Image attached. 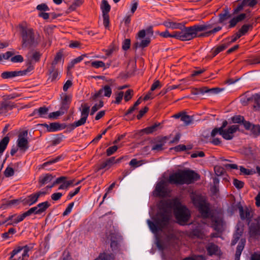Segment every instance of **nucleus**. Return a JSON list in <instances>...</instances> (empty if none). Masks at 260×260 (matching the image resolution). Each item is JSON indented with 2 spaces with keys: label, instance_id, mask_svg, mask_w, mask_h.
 <instances>
[{
  "label": "nucleus",
  "instance_id": "23",
  "mask_svg": "<svg viewBox=\"0 0 260 260\" xmlns=\"http://www.w3.org/2000/svg\"><path fill=\"white\" fill-rule=\"evenodd\" d=\"M48 110V109L45 107H40L39 109H35L31 115H37L38 117H45V116L47 114Z\"/></svg>",
  "mask_w": 260,
  "mask_h": 260
},
{
  "label": "nucleus",
  "instance_id": "1",
  "mask_svg": "<svg viewBox=\"0 0 260 260\" xmlns=\"http://www.w3.org/2000/svg\"><path fill=\"white\" fill-rule=\"evenodd\" d=\"M228 124V121L224 120L220 127H215L211 132V137L213 138L211 143L214 145H218L221 143L219 138H215L219 134L222 137L226 140H232L234 137V134L239 131V125H232L225 128Z\"/></svg>",
  "mask_w": 260,
  "mask_h": 260
},
{
  "label": "nucleus",
  "instance_id": "62",
  "mask_svg": "<svg viewBox=\"0 0 260 260\" xmlns=\"http://www.w3.org/2000/svg\"><path fill=\"white\" fill-rule=\"evenodd\" d=\"M150 43V39L146 38L145 39L141 41L140 42V48H144L149 45Z\"/></svg>",
  "mask_w": 260,
  "mask_h": 260
},
{
  "label": "nucleus",
  "instance_id": "14",
  "mask_svg": "<svg viewBox=\"0 0 260 260\" xmlns=\"http://www.w3.org/2000/svg\"><path fill=\"white\" fill-rule=\"evenodd\" d=\"M169 181L171 184L182 185L184 184L183 171L180 170L177 172L170 175Z\"/></svg>",
  "mask_w": 260,
  "mask_h": 260
},
{
  "label": "nucleus",
  "instance_id": "55",
  "mask_svg": "<svg viewBox=\"0 0 260 260\" xmlns=\"http://www.w3.org/2000/svg\"><path fill=\"white\" fill-rule=\"evenodd\" d=\"M91 64L92 67L95 68L105 67V63L102 61H92Z\"/></svg>",
  "mask_w": 260,
  "mask_h": 260
},
{
  "label": "nucleus",
  "instance_id": "38",
  "mask_svg": "<svg viewBox=\"0 0 260 260\" xmlns=\"http://www.w3.org/2000/svg\"><path fill=\"white\" fill-rule=\"evenodd\" d=\"M188 235L191 238H201L202 237L203 234L200 230L196 229L189 232Z\"/></svg>",
  "mask_w": 260,
  "mask_h": 260
},
{
  "label": "nucleus",
  "instance_id": "7",
  "mask_svg": "<svg viewBox=\"0 0 260 260\" xmlns=\"http://www.w3.org/2000/svg\"><path fill=\"white\" fill-rule=\"evenodd\" d=\"M30 249L31 248L27 245L18 246L11 252L9 259L24 260L29 256L28 253Z\"/></svg>",
  "mask_w": 260,
  "mask_h": 260
},
{
  "label": "nucleus",
  "instance_id": "25",
  "mask_svg": "<svg viewBox=\"0 0 260 260\" xmlns=\"http://www.w3.org/2000/svg\"><path fill=\"white\" fill-rule=\"evenodd\" d=\"M54 178V176L50 174H46L44 176L39 178V183L40 186L50 182Z\"/></svg>",
  "mask_w": 260,
  "mask_h": 260
},
{
  "label": "nucleus",
  "instance_id": "59",
  "mask_svg": "<svg viewBox=\"0 0 260 260\" xmlns=\"http://www.w3.org/2000/svg\"><path fill=\"white\" fill-rule=\"evenodd\" d=\"M234 186L238 189H241L244 186V182L237 179H234L233 181Z\"/></svg>",
  "mask_w": 260,
  "mask_h": 260
},
{
  "label": "nucleus",
  "instance_id": "27",
  "mask_svg": "<svg viewBox=\"0 0 260 260\" xmlns=\"http://www.w3.org/2000/svg\"><path fill=\"white\" fill-rule=\"evenodd\" d=\"M12 108L13 107L7 102H0V114H5Z\"/></svg>",
  "mask_w": 260,
  "mask_h": 260
},
{
  "label": "nucleus",
  "instance_id": "34",
  "mask_svg": "<svg viewBox=\"0 0 260 260\" xmlns=\"http://www.w3.org/2000/svg\"><path fill=\"white\" fill-rule=\"evenodd\" d=\"M221 90H222V89L217 88V87L209 88L208 87L205 86L204 90H203V92H204V93H208V94L211 95V94H217V93H219L220 91H221Z\"/></svg>",
  "mask_w": 260,
  "mask_h": 260
},
{
  "label": "nucleus",
  "instance_id": "30",
  "mask_svg": "<svg viewBox=\"0 0 260 260\" xmlns=\"http://www.w3.org/2000/svg\"><path fill=\"white\" fill-rule=\"evenodd\" d=\"M47 128L49 132H55L60 128V124L57 122L51 123L49 125L46 123L42 124Z\"/></svg>",
  "mask_w": 260,
  "mask_h": 260
},
{
  "label": "nucleus",
  "instance_id": "9",
  "mask_svg": "<svg viewBox=\"0 0 260 260\" xmlns=\"http://www.w3.org/2000/svg\"><path fill=\"white\" fill-rule=\"evenodd\" d=\"M237 208L239 210L240 216L242 220H246L248 223V221L251 220L253 219V212L251 209L248 208L247 207L243 208L240 203L237 204H235L234 203L231 206L232 212H234Z\"/></svg>",
  "mask_w": 260,
  "mask_h": 260
},
{
  "label": "nucleus",
  "instance_id": "16",
  "mask_svg": "<svg viewBox=\"0 0 260 260\" xmlns=\"http://www.w3.org/2000/svg\"><path fill=\"white\" fill-rule=\"evenodd\" d=\"M153 194L156 197H166L167 191L165 187V183L164 181H161L156 184Z\"/></svg>",
  "mask_w": 260,
  "mask_h": 260
},
{
  "label": "nucleus",
  "instance_id": "47",
  "mask_svg": "<svg viewBox=\"0 0 260 260\" xmlns=\"http://www.w3.org/2000/svg\"><path fill=\"white\" fill-rule=\"evenodd\" d=\"M244 119V117L241 115H236L232 117V120L234 123H242Z\"/></svg>",
  "mask_w": 260,
  "mask_h": 260
},
{
  "label": "nucleus",
  "instance_id": "21",
  "mask_svg": "<svg viewBox=\"0 0 260 260\" xmlns=\"http://www.w3.org/2000/svg\"><path fill=\"white\" fill-rule=\"evenodd\" d=\"M212 224L211 227L217 232L221 231L222 227V221L218 217H212L211 219Z\"/></svg>",
  "mask_w": 260,
  "mask_h": 260
},
{
  "label": "nucleus",
  "instance_id": "51",
  "mask_svg": "<svg viewBox=\"0 0 260 260\" xmlns=\"http://www.w3.org/2000/svg\"><path fill=\"white\" fill-rule=\"evenodd\" d=\"M230 45V43H225L224 44H222L217 47H216L215 49L217 52V53H219L220 52L223 51L229 45Z\"/></svg>",
  "mask_w": 260,
  "mask_h": 260
},
{
  "label": "nucleus",
  "instance_id": "64",
  "mask_svg": "<svg viewBox=\"0 0 260 260\" xmlns=\"http://www.w3.org/2000/svg\"><path fill=\"white\" fill-rule=\"evenodd\" d=\"M131 46V40L129 39H126L124 40L123 45H122V49L124 50H127Z\"/></svg>",
  "mask_w": 260,
  "mask_h": 260
},
{
  "label": "nucleus",
  "instance_id": "13",
  "mask_svg": "<svg viewBox=\"0 0 260 260\" xmlns=\"http://www.w3.org/2000/svg\"><path fill=\"white\" fill-rule=\"evenodd\" d=\"M27 131H24L18 135L17 146L21 149L25 151L28 148V141L27 139Z\"/></svg>",
  "mask_w": 260,
  "mask_h": 260
},
{
  "label": "nucleus",
  "instance_id": "63",
  "mask_svg": "<svg viewBox=\"0 0 260 260\" xmlns=\"http://www.w3.org/2000/svg\"><path fill=\"white\" fill-rule=\"evenodd\" d=\"M148 109V108L146 106L143 109H141L137 116V119H140L144 116V115L147 112Z\"/></svg>",
  "mask_w": 260,
  "mask_h": 260
},
{
  "label": "nucleus",
  "instance_id": "50",
  "mask_svg": "<svg viewBox=\"0 0 260 260\" xmlns=\"http://www.w3.org/2000/svg\"><path fill=\"white\" fill-rule=\"evenodd\" d=\"M118 146L114 145L112 147H110L106 150V154L107 156H110L115 153L118 149Z\"/></svg>",
  "mask_w": 260,
  "mask_h": 260
},
{
  "label": "nucleus",
  "instance_id": "60",
  "mask_svg": "<svg viewBox=\"0 0 260 260\" xmlns=\"http://www.w3.org/2000/svg\"><path fill=\"white\" fill-rule=\"evenodd\" d=\"M252 100L257 107H260V95L259 94L256 93L253 95Z\"/></svg>",
  "mask_w": 260,
  "mask_h": 260
},
{
  "label": "nucleus",
  "instance_id": "56",
  "mask_svg": "<svg viewBox=\"0 0 260 260\" xmlns=\"http://www.w3.org/2000/svg\"><path fill=\"white\" fill-rule=\"evenodd\" d=\"M242 3L245 6H247L252 7L257 4V1L256 0H243Z\"/></svg>",
  "mask_w": 260,
  "mask_h": 260
},
{
  "label": "nucleus",
  "instance_id": "12",
  "mask_svg": "<svg viewBox=\"0 0 260 260\" xmlns=\"http://www.w3.org/2000/svg\"><path fill=\"white\" fill-rule=\"evenodd\" d=\"M184 184H189L200 179V176L192 170H182Z\"/></svg>",
  "mask_w": 260,
  "mask_h": 260
},
{
  "label": "nucleus",
  "instance_id": "41",
  "mask_svg": "<svg viewBox=\"0 0 260 260\" xmlns=\"http://www.w3.org/2000/svg\"><path fill=\"white\" fill-rule=\"evenodd\" d=\"M253 28L252 24H244L239 30V32L243 36L247 33L249 29H252Z\"/></svg>",
  "mask_w": 260,
  "mask_h": 260
},
{
  "label": "nucleus",
  "instance_id": "10",
  "mask_svg": "<svg viewBox=\"0 0 260 260\" xmlns=\"http://www.w3.org/2000/svg\"><path fill=\"white\" fill-rule=\"evenodd\" d=\"M174 214L178 222L181 225L186 224L190 216L189 210L186 207L182 206L175 209Z\"/></svg>",
  "mask_w": 260,
  "mask_h": 260
},
{
  "label": "nucleus",
  "instance_id": "57",
  "mask_svg": "<svg viewBox=\"0 0 260 260\" xmlns=\"http://www.w3.org/2000/svg\"><path fill=\"white\" fill-rule=\"evenodd\" d=\"M13 62H22L23 61V58L21 55H15L10 59Z\"/></svg>",
  "mask_w": 260,
  "mask_h": 260
},
{
  "label": "nucleus",
  "instance_id": "35",
  "mask_svg": "<svg viewBox=\"0 0 260 260\" xmlns=\"http://www.w3.org/2000/svg\"><path fill=\"white\" fill-rule=\"evenodd\" d=\"M244 232V226L241 224H237L236 230L233 235L234 237L240 238Z\"/></svg>",
  "mask_w": 260,
  "mask_h": 260
},
{
  "label": "nucleus",
  "instance_id": "52",
  "mask_svg": "<svg viewBox=\"0 0 260 260\" xmlns=\"http://www.w3.org/2000/svg\"><path fill=\"white\" fill-rule=\"evenodd\" d=\"M214 171L216 175L218 176L223 175L225 172L224 168L219 166H215Z\"/></svg>",
  "mask_w": 260,
  "mask_h": 260
},
{
  "label": "nucleus",
  "instance_id": "32",
  "mask_svg": "<svg viewBox=\"0 0 260 260\" xmlns=\"http://www.w3.org/2000/svg\"><path fill=\"white\" fill-rule=\"evenodd\" d=\"M181 120L184 122L185 125H188L192 122L193 117L187 115L185 112H183V115L181 117Z\"/></svg>",
  "mask_w": 260,
  "mask_h": 260
},
{
  "label": "nucleus",
  "instance_id": "46",
  "mask_svg": "<svg viewBox=\"0 0 260 260\" xmlns=\"http://www.w3.org/2000/svg\"><path fill=\"white\" fill-rule=\"evenodd\" d=\"M217 250L218 246L213 244L210 245L207 248V251L210 254H215Z\"/></svg>",
  "mask_w": 260,
  "mask_h": 260
},
{
  "label": "nucleus",
  "instance_id": "36",
  "mask_svg": "<svg viewBox=\"0 0 260 260\" xmlns=\"http://www.w3.org/2000/svg\"><path fill=\"white\" fill-rule=\"evenodd\" d=\"M160 125L159 123H156L154 124L146 127L143 129V131L147 134H149L155 132L157 127Z\"/></svg>",
  "mask_w": 260,
  "mask_h": 260
},
{
  "label": "nucleus",
  "instance_id": "43",
  "mask_svg": "<svg viewBox=\"0 0 260 260\" xmlns=\"http://www.w3.org/2000/svg\"><path fill=\"white\" fill-rule=\"evenodd\" d=\"M36 9L40 12H44L49 11V7L45 3H42L40 5H38L36 7Z\"/></svg>",
  "mask_w": 260,
  "mask_h": 260
},
{
  "label": "nucleus",
  "instance_id": "37",
  "mask_svg": "<svg viewBox=\"0 0 260 260\" xmlns=\"http://www.w3.org/2000/svg\"><path fill=\"white\" fill-rule=\"evenodd\" d=\"M42 56V53H41L39 51H34L32 55L31 56V59H29L27 61L28 62L29 60L32 61V64L34 66V63H33V61L35 62H39L40 60V58ZM27 63H26L27 64Z\"/></svg>",
  "mask_w": 260,
  "mask_h": 260
},
{
  "label": "nucleus",
  "instance_id": "3",
  "mask_svg": "<svg viewBox=\"0 0 260 260\" xmlns=\"http://www.w3.org/2000/svg\"><path fill=\"white\" fill-rule=\"evenodd\" d=\"M170 212L167 209L160 208V211L154 218V221L147 220V223L152 232L155 234L165 229L169 223Z\"/></svg>",
  "mask_w": 260,
  "mask_h": 260
},
{
  "label": "nucleus",
  "instance_id": "42",
  "mask_svg": "<svg viewBox=\"0 0 260 260\" xmlns=\"http://www.w3.org/2000/svg\"><path fill=\"white\" fill-rule=\"evenodd\" d=\"M104 106V102L102 100H100L99 101V104H95L91 108L90 115H93L95 112H96L99 109L103 107Z\"/></svg>",
  "mask_w": 260,
  "mask_h": 260
},
{
  "label": "nucleus",
  "instance_id": "11",
  "mask_svg": "<svg viewBox=\"0 0 260 260\" xmlns=\"http://www.w3.org/2000/svg\"><path fill=\"white\" fill-rule=\"evenodd\" d=\"M81 107L82 108L81 110V118L71 125L72 129L84 124L86 121L90 111V107L87 104H82Z\"/></svg>",
  "mask_w": 260,
  "mask_h": 260
},
{
  "label": "nucleus",
  "instance_id": "5",
  "mask_svg": "<svg viewBox=\"0 0 260 260\" xmlns=\"http://www.w3.org/2000/svg\"><path fill=\"white\" fill-rule=\"evenodd\" d=\"M193 205L198 209L204 218H208L210 215V204L205 199L201 196H193L192 198Z\"/></svg>",
  "mask_w": 260,
  "mask_h": 260
},
{
  "label": "nucleus",
  "instance_id": "17",
  "mask_svg": "<svg viewBox=\"0 0 260 260\" xmlns=\"http://www.w3.org/2000/svg\"><path fill=\"white\" fill-rule=\"evenodd\" d=\"M168 140L167 137H157L155 141V144L152 147V150L160 151L164 149L163 146L166 143Z\"/></svg>",
  "mask_w": 260,
  "mask_h": 260
},
{
  "label": "nucleus",
  "instance_id": "4",
  "mask_svg": "<svg viewBox=\"0 0 260 260\" xmlns=\"http://www.w3.org/2000/svg\"><path fill=\"white\" fill-rule=\"evenodd\" d=\"M21 33L22 48L36 47L41 41L40 36L38 34L36 37L32 28L22 27Z\"/></svg>",
  "mask_w": 260,
  "mask_h": 260
},
{
  "label": "nucleus",
  "instance_id": "15",
  "mask_svg": "<svg viewBox=\"0 0 260 260\" xmlns=\"http://www.w3.org/2000/svg\"><path fill=\"white\" fill-rule=\"evenodd\" d=\"M38 212L39 211L38 210V207H37L36 206L32 207V208H30L27 211H26L24 213H23V214H22L21 215H18V217H17V219H15L13 221V222H12V223H7V225H13L14 224H17L18 222H21L22 220H23V219L26 217L30 216L32 214H40Z\"/></svg>",
  "mask_w": 260,
  "mask_h": 260
},
{
  "label": "nucleus",
  "instance_id": "18",
  "mask_svg": "<svg viewBox=\"0 0 260 260\" xmlns=\"http://www.w3.org/2000/svg\"><path fill=\"white\" fill-rule=\"evenodd\" d=\"M111 248L113 251L116 250L118 249L119 242L121 240V237L115 233H111L110 234Z\"/></svg>",
  "mask_w": 260,
  "mask_h": 260
},
{
  "label": "nucleus",
  "instance_id": "22",
  "mask_svg": "<svg viewBox=\"0 0 260 260\" xmlns=\"http://www.w3.org/2000/svg\"><path fill=\"white\" fill-rule=\"evenodd\" d=\"M245 243V239H241L240 240L236 249L235 253V260H240V257L244 248Z\"/></svg>",
  "mask_w": 260,
  "mask_h": 260
},
{
  "label": "nucleus",
  "instance_id": "20",
  "mask_svg": "<svg viewBox=\"0 0 260 260\" xmlns=\"http://www.w3.org/2000/svg\"><path fill=\"white\" fill-rule=\"evenodd\" d=\"M61 106L60 109L67 111L69 108V105L71 102V96L69 95H67L66 93L62 94L61 97Z\"/></svg>",
  "mask_w": 260,
  "mask_h": 260
},
{
  "label": "nucleus",
  "instance_id": "48",
  "mask_svg": "<svg viewBox=\"0 0 260 260\" xmlns=\"http://www.w3.org/2000/svg\"><path fill=\"white\" fill-rule=\"evenodd\" d=\"M103 93V88L100 89L98 92H95L94 94H91V96L90 98V100L95 101L98 98L101 97L102 96V94Z\"/></svg>",
  "mask_w": 260,
  "mask_h": 260
},
{
  "label": "nucleus",
  "instance_id": "26",
  "mask_svg": "<svg viewBox=\"0 0 260 260\" xmlns=\"http://www.w3.org/2000/svg\"><path fill=\"white\" fill-rule=\"evenodd\" d=\"M231 17V15L230 14L229 8L226 7L223 9V13L219 15V22L222 23Z\"/></svg>",
  "mask_w": 260,
  "mask_h": 260
},
{
  "label": "nucleus",
  "instance_id": "44",
  "mask_svg": "<svg viewBox=\"0 0 260 260\" xmlns=\"http://www.w3.org/2000/svg\"><path fill=\"white\" fill-rule=\"evenodd\" d=\"M104 96L110 97L112 94V89L109 85H105L103 87Z\"/></svg>",
  "mask_w": 260,
  "mask_h": 260
},
{
  "label": "nucleus",
  "instance_id": "2",
  "mask_svg": "<svg viewBox=\"0 0 260 260\" xmlns=\"http://www.w3.org/2000/svg\"><path fill=\"white\" fill-rule=\"evenodd\" d=\"M211 28V25H194L181 29L180 31H174L171 34V38H175L181 41H189L197 37L198 32Z\"/></svg>",
  "mask_w": 260,
  "mask_h": 260
},
{
  "label": "nucleus",
  "instance_id": "8",
  "mask_svg": "<svg viewBox=\"0 0 260 260\" xmlns=\"http://www.w3.org/2000/svg\"><path fill=\"white\" fill-rule=\"evenodd\" d=\"M27 68L22 71H6L1 74V77L3 79L12 78L17 76H22L27 75L34 69L32 61L29 60L27 63Z\"/></svg>",
  "mask_w": 260,
  "mask_h": 260
},
{
  "label": "nucleus",
  "instance_id": "39",
  "mask_svg": "<svg viewBox=\"0 0 260 260\" xmlns=\"http://www.w3.org/2000/svg\"><path fill=\"white\" fill-rule=\"evenodd\" d=\"M251 134L254 138H256L260 135V125L253 124L251 128Z\"/></svg>",
  "mask_w": 260,
  "mask_h": 260
},
{
  "label": "nucleus",
  "instance_id": "58",
  "mask_svg": "<svg viewBox=\"0 0 260 260\" xmlns=\"http://www.w3.org/2000/svg\"><path fill=\"white\" fill-rule=\"evenodd\" d=\"M142 160L138 161L137 159L134 158L129 162V165L134 168H137L142 164Z\"/></svg>",
  "mask_w": 260,
  "mask_h": 260
},
{
  "label": "nucleus",
  "instance_id": "54",
  "mask_svg": "<svg viewBox=\"0 0 260 260\" xmlns=\"http://www.w3.org/2000/svg\"><path fill=\"white\" fill-rule=\"evenodd\" d=\"M103 24L106 28H107L109 26V14H103Z\"/></svg>",
  "mask_w": 260,
  "mask_h": 260
},
{
  "label": "nucleus",
  "instance_id": "33",
  "mask_svg": "<svg viewBox=\"0 0 260 260\" xmlns=\"http://www.w3.org/2000/svg\"><path fill=\"white\" fill-rule=\"evenodd\" d=\"M9 137L8 136L5 137L1 141H0V154L2 153L5 149L9 142Z\"/></svg>",
  "mask_w": 260,
  "mask_h": 260
},
{
  "label": "nucleus",
  "instance_id": "61",
  "mask_svg": "<svg viewBox=\"0 0 260 260\" xmlns=\"http://www.w3.org/2000/svg\"><path fill=\"white\" fill-rule=\"evenodd\" d=\"M204 90V87L199 88H193L191 90V93L193 95H198L199 94H204V92H202Z\"/></svg>",
  "mask_w": 260,
  "mask_h": 260
},
{
  "label": "nucleus",
  "instance_id": "49",
  "mask_svg": "<svg viewBox=\"0 0 260 260\" xmlns=\"http://www.w3.org/2000/svg\"><path fill=\"white\" fill-rule=\"evenodd\" d=\"M14 174V169L9 166L6 169L5 171H4V175L6 177H11V176H13Z\"/></svg>",
  "mask_w": 260,
  "mask_h": 260
},
{
  "label": "nucleus",
  "instance_id": "45",
  "mask_svg": "<svg viewBox=\"0 0 260 260\" xmlns=\"http://www.w3.org/2000/svg\"><path fill=\"white\" fill-rule=\"evenodd\" d=\"M16 233V230L14 228H10L7 232L2 234V237L4 239L10 238V235H13Z\"/></svg>",
  "mask_w": 260,
  "mask_h": 260
},
{
  "label": "nucleus",
  "instance_id": "6",
  "mask_svg": "<svg viewBox=\"0 0 260 260\" xmlns=\"http://www.w3.org/2000/svg\"><path fill=\"white\" fill-rule=\"evenodd\" d=\"M248 235L252 239H260V216L253 218L247 223Z\"/></svg>",
  "mask_w": 260,
  "mask_h": 260
},
{
  "label": "nucleus",
  "instance_id": "53",
  "mask_svg": "<svg viewBox=\"0 0 260 260\" xmlns=\"http://www.w3.org/2000/svg\"><path fill=\"white\" fill-rule=\"evenodd\" d=\"M133 92L132 89H128L125 92L124 97L125 102H128L132 98Z\"/></svg>",
  "mask_w": 260,
  "mask_h": 260
},
{
  "label": "nucleus",
  "instance_id": "28",
  "mask_svg": "<svg viewBox=\"0 0 260 260\" xmlns=\"http://www.w3.org/2000/svg\"><path fill=\"white\" fill-rule=\"evenodd\" d=\"M50 206V204L48 202L46 201L38 204L36 207H38V210L39 211L38 212L40 214H41L42 213L44 212Z\"/></svg>",
  "mask_w": 260,
  "mask_h": 260
},
{
  "label": "nucleus",
  "instance_id": "40",
  "mask_svg": "<svg viewBox=\"0 0 260 260\" xmlns=\"http://www.w3.org/2000/svg\"><path fill=\"white\" fill-rule=\"evenodd\" d=\"M62 56L63 52L62 51L60 50L59 52H58L55 56L54 60L51 63V66L55 67L57 63L61 61Z\"/></svg>",
  "mask_w": 260,
  "mask_h": 260
},
{
  "label": "nucleus",
  "instance_id": "29",
  "mask_svg": "<svg viewBox=\"0 0 260 260\" xmlns=\"http://www.w3.org/2000/svg\"><path fill=\"white\" fill-rule=\"evenodd\" d=\"M49 73L50 75V78L51 81L55 80L58 76V71L54 66H51L50 69L49 70Z\"/></svg>",
  "mask_w": 260,
  "mask_h": 260
},
{
  "label": "nucleus",
  "instance_id": "19",
  "mask_svg": "<svg viewBox=\"0 0 260 260\" xmlns=\"http://www.w3.org/2000/svg\"><path fill=\"white\" fill-rule=\"evenodd\" d=\"M163 25L164 26H165L166 27L170 28L173 29H184V28L187 27L185 26V23L175 22L171 21L170 20L164 21L163 23Z\"/></svg>",
  "mask_w": 260,
  "mask_h": 260
},
{
  "label": "nucleus",
  "instance_id": "24",
  "mask_svg": "<svg viewBox=\"0 0 260 260\" xmlns=\"http://www.w3.org/2000/svg\"><path fill=\"white\" fill-rule=\"evenodd\" d=\"M114 258L115 256L113 253L104 252L101 253L94 260H114Z\"/></svg>",
  "mask_w": 260,
  "mask_h": 260
},
{
  "label": "nucleus",
  "instance_id": "31",
  "mask_svg": "<svg viewBox=\"0 0 260 260\" xmlns=\"http://www.w3.org/2000/svg\"><path fill=\"white\" fill-rule=\"evenodd\" d=\"M101 9L102 11L103 14H109L111 7L106 0H103L101 5Z\"/></svg>",
  "mask_w": 260,
  "mask_h": 260
}]
</instances>
